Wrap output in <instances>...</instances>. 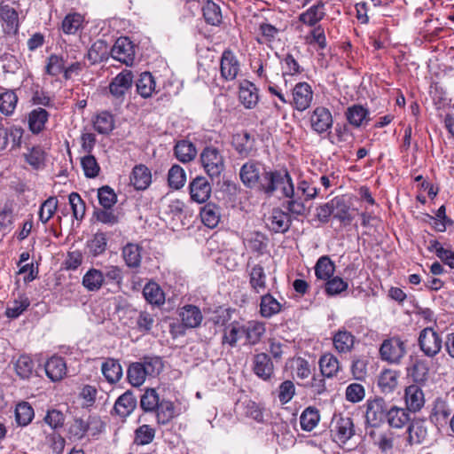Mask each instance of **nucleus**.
Masks as SVG:
<instances>
[{
    "label": "nucleus",
    "instance_id": "ddd939ff",
    "mask_svg": "<svg viewBox=\"0 0 454 454\" xmlns=\"http://www.w3.org/2000/svg\"><path fill=\"white\" fill-rule=\"evenodd\" d=\"M254 373L262 380H270L274 376V364L270 356L264 353L255 354L252 360Z\"/></svg>",
    "mask_w": 454,
    "mask_h": 454
},
{
    "label": "nucleus",
    "instance_id": "f704fd0d",
    "mask_svg": "<svg viewBox=\"0 0 454 454\" xmlns=\"http://www.w3.org/2000/svg\"><path fill=\"white\" fill-rule=\"evenodd\" d=\"M101 372L106 380L111 384L118 382L122 376L121 365L118 360L114 358H108L102 364Z\"/></svg>",
    "mask_w": 454,
    "mask_h": 454
},
{
    "label": "nucleus",
    "instance_id": "412c9836",
    "mask_svg": "<svg viewBox=\"0 0 454 454\" xmlns=\"http://www.w3.org/2000/svg\"><path fill=\"white\" fill-rule=\"evenodd\" d=\"M239 98L246 108L252 109L259 101L258 89L253 82L245 80L240 83Z\"/></svg>",
    "mask_w": 454,
    "mask_h": 454
},
{
    "label": "nucleus",
    "instance_id": "5fc2aeb1",
    "mask_svg": "<svg viewBox=\"0 0 454 454\" xmlns=\"http://www.w3.org/2000/svg\"><path fill=\"white\" fill-rule=\"evenodd\" d=\"M320 419L318 411L309 407L303 411L300 417L301 427L305 431H311L316 427Z\"/></svg>",
    "mask_w": 454,
    "mask_h": 454
},
{
    "label": "nucleus",
    "instance_id": "e2e57ef3",
    "mask_svg": "<svg viewBox=\"0 0 454 454\" xmlns=\"http://www.w3.org/2000/svg\"><path fill=\"white\" fill-rule=\"evenodd\" d=\"M93 126L98 133L107 134L114 129L113 116L109 113L103 112L97 115Z\"/></svg>",
    "mask_w": 454,
    "mask_h": 454
},
{
    "label": "nucleus",
    "instance_id": "7ed1b4c3",
    "mask_svg": "<svg viewBox=\"0 0 454 454\" xmlns=\"http://www.w3.org/2000/svg\"><path fill=\"white\" fill-rule=\"evenodd\" d=\"M200 162L205 172L211 177H219L225 168L224 157L216 147L206 146L200 153Z\"/></svg>",
    "mask_w": 454,
    "mask_h": 454
},
{
    "label": "nucleus",
    "instance_id": "774afa93",
    "mask_svg": "<svg viewBox=\"0 0 454 454\" xmlns=\"http://www.w3.org/2000/svg\"><path fill=\"white\" fill-rule=\"evenodd\" d=\"M24 156L26 161L35 169L40 168L44 164V152L39 146L32 147Z\"/></svg>",
    "mask_w": 454,
    "mask_h": 454
},
{
    "label": "nucleus",
    "instance_id": "0e129e2a",
    "mask_svg": "<svg viewBox=\"0 0 454 454\" xmlns=\"http://www.w3.org/2000/svg\"><path fill=\"white\" fill-rule=\"evenodd\" d=\"M81 165L86 177L95 178L98 176L100 167L94 156L88 154L82 157L81 159Z\"/></svg>",
    "mask_w": 454,
    "mask_h": 454
},
{
    "label": "nucleus",
    "instance_id": "9b49d317",
    "mask_svg": "<svg viewBox=\"0 0 454 454\" xmlns=\"http://www.w3.org/2000/svg\"><path fill=\"white\" fill-rule=\"evenodd\" d=\"M247 272L251 290L255 294L263 293L267 288V276L263 266L260 263H252L249 260L247 264Z\"/></svg>",
    "mask_w": 454,
    "mask_h": 454
},
{
    "label": "nucleus",
    "instance_id": "f257e3e1",
    "mask_svg": "<svg viewBox=\"0 0 454 454\" xmlns=\"http://www.w3.org/2000/svg\"><path fill=\"white\" fill-rule=\"evenodd\" d=\"M278 189H281L285 197L294 195V183L289 172L286 169L265 167L258 191L272 196Z\"/></svg>",
    "mask_w": 454,
    "mask_h": 454
},
{
    "label": "nucleus",
    "instance_id": "a211bd4d",
    "mask_svg": "<svg viewBox=\"0 0 454 454\" xmlns=\"http://www.w3.org/2000/svg\"><path fill=\"white\" fill-rule=\"evenodd\" d=\"M325 5L322 0H318L315 4L299 15V21L308 27H317V24L325 16Z\"/></svg>",
    "mask_w": 454,
    "mask_h": 454
},
{
    "label": "nucleus",
    "instance_id": "3c124183",
    "mask_svg": "<svg viewBox=\"0 0 454 454\" xmlns=\"http://www.w3.org/2000/svg\"><path fill=\"white\" fill-rule=\"evenodd\" d=\"M104 285H116L121 286L123 280L122 269L117 265H106L101 270Z\"/></svg>",
    "mask_w": 454,
    "mask_h": 454
},
{
    "label": "nucleus",
    "instance_id": "4be33fe9",
    "mask_svg": "<svg viewBox=\"0 0 454 454\" xmlns=\"http://www.w3.org/2000/svg\"><path fill=\"white\" fill-rule=\"evenodd\" d=\"M404 399L410 411H419L425 404V396L421 387L416 384L405 388Z\"/></svg>",
    "mask_w": 454,
    "mask_h": 454
},
{
    "label": "nucleus",
    "instance_id": "bb28decb",
    "mask_svg": "<svg viewBox=\"0 0 454 454\" xmlns=\"http://www.w3.org/2000/svg\"><path fill=\"white\" fill-rule=\"evenodd\" d=\"M331 207L334 218L338 219L344 225L351 223L353 216L350 213V207L346 203L343 198L335 197L333 199L331 200Z\"/></svg>",
    "mask_w": 454,
    "mask_h": 454
},
{
    "label": "nucleus",
    "instance_id": "58836bf2",
    "mask_svg": "<svg viewBox=\"0 0 454 454\" xmlns=\"http://www.w3.org/2000/svg\"><path fill=\"white\" fill-rule=\"evenodd\" d=\"M319 367L323 377L333 378L337 375L340 362L333 354H325L319 359Z\"/></svg>",
    "mask_w": 454,
    "mask_h": 454
},
{
    "label": "nucleus",
    "instance_id": "de8ad7c7",
    "mask_svg": "<svg viewBox=\"0 0 454 454\" xmlns=\"http://www.w3.org/2000/svg\"><path fill=\"white\" fill-rule=\"evenodd\" d=\"M160 400L155 388H146L140 397V407L145 412H153Z\"/></svg>",
    "mask_w": 454,
    "mask_h": 454
},
{
    "label": "nucleus",
    "instance_id": "603ef678",
    "mask_svg": "<svg viewBox=\"0 0 454 454\" xmlns=\"http://www.w3.org/2000/svg\"><path fill=\"white\" fill-rule=\"evenodd\" d=\"M34 366L32 358L27 355L20 356L14 364L17 375L22 380L29 379L32 376Z\"/></svg>",
    "mask_w": 454,
    "mask_h": 454
},
{
    "label": "nucleus",
    "instance_id": "0eeeda50",
    "mask_svg": "<svg viewBox=\"0 0 454 454\" xmlns=\"http://www.w3.org/2000/svg\"><path fill=\"white\" fill-rule=\"evenodd\" d=\"M356 434L353 419L349 417H335L332 421L331 435L333 440L340 444H345Z\"/></svg>",
    "mask_w": 454,
    "mask_h": 454
},
{
    "label": "nucleus",
    "instance_id": "680f3d73",
    "mask_svg": "<svg viewBox=\"0 0 454 454\" xmlns=\"http://www.w3.org/2000/svg\"><path fill=\"white\" fill-rule=\"evenodd\" d=\"M185 179V172L179 165H173L168 170V181L171 188H182L184 185Z\"/></svg>",
    "mask_w": 454,
    "mask_h": 454
},
{
    "label": "nucleus",
    "instance_id": "6ab92c4d",
    "mask_svg": "<svg viewBox=\"0 0 454 454\" xmlns=\"http://www.w3.org/2000/svg\"><path fill=\"white\" fill-rule=\"evenodd\" d=\"M47 377L53 382L61 380L67 372V364L61 356H53L44 364Z\"/></svg>",
    "mask_w": 454,
    "mask_h": 454
},
{
    "label": "nucleus",
    "instance_id": "69168bd1",
    "mask_svg": "<svg viewBox=\"0 0 454 454\" xmlns=\"http://www.w3.org/2000/svg\"><path fill=\"white\" fill-rule=\"evenodd\" d=\"M58 207V200L55 197L48 198L40 207L39 219L46 223L54 215Z\"/></svg>",
    "mask_w": 454,
    "mask_h": 454
},
{
    "label": "nucleus",
    "instance_id": "a878e982",
    "mask_svg": "<svg viewBox=\"0 0 454 454\" xmlns=\"http://www.w3.org/2000/svg\"><path fill=\"white\" fill-rule=\"evenodd\" d=\"M152 182V174L150 169L145 165H137L132 169L130 175V184L137 190L146 189Z\"/></svg>",
    "mask_w": 454,
    "mask_h": 454
},
{
    "label": "nucleus",
    "instance_id": "7c9ffc66",
    "mask_svg": "<svg viewBox=\"0 0 454 454\" xmlns=\"http://www.w3.org/2000/svg\"><path fill=\"white\" fill-rule=\"evenodd\" d=\"M427 437V428L422 420L412 421L407 429L406 441L410 445L420 444Z\"/></svg>",
    "mask_w": 454,
    "mask_h": 454
},
{
    "label": "nucleus",
    "instance_id": "c756f323",
    "mask_svg": "<svg viewBox=\"0 0 454 454\" xmlns=\"http://www.w3.org/2000/svg\"><path fill=\"white\" fill-rule=\"evenodd\" d=\"M136 406V397L130 391H126L124 394L118 397L114 403V409L119 416L126 418L131 414Z\"/></svg>",
    "mask_w": 454,
    "mask_h": 454
},
{
    "label": "nucleus",
    "instance_id": "2eb2a0df",
    "mask_svg": "<svg viewBox=\"0 0 454 454\" xmlns=\"http://www.w3.org/2000/svg\"><path fill=\"white\" fill-rule=\"evenodd\" d=\"M313 99V90L305 82H298L293 89V105L300 112L308 109Z\"/></svg>",
    "mask_w": 454,
    "mask_h": 454
},
{
    "label": "nucleus",
    "instance_id": "72a5a7b5",
    "mask_svg": "<svg viewBox=\"0 0 454 454\" xmlns=\"http://www.w3.org/2000/svg\"><path fill=\"white\" fill-rule=\"evenodd\" d=\"M282 305L270 293L261 296L260 314L262 317L270 318L281 311Z\"/></svg>",
    "mask_w": 454,
    "mask_h": 454
},
{
    "label": "nucleus",
    "instance_id": "8fccbe9b",
    "mask_svg": "<svg viewBox=\"0 0 454 454\" xmlns=\"http://www.w3.org/2000/svg\"><path fill=\"white\" fill-rule=\"evenodd\" d=\"M127 377L129 382L136 387L142 386L147 378L145 368L140 362H135L129 364L127 371Z\"/></svg>",
    "mask_w": 454,
    "mask_h": 454
},
{
    "label": "nucleus",
    "instance_id": "37998d69",
    "mask_svg": "<svg viewBox=\"0 0 454 454\" xmlns=\"http://www.w3.org/2000/svg\"><path fill=\"white\" fill-rule=\"evenodd\" d=\"M143 295L147 302L160 306L165 301V294L160 286L155 282L147 283L143 289Z\"/></svg>",
    "mask_w": 454,
    "mask_h": 454
},
{
    "label": "nucleus",
    "instance_id": "473e14b6",
    "mask_svg": "<svg viewBox=\"0 0 454 454\" xmlns=\"http://www.w3.org/2000/svg\"><path fill=\"white\" fill-rule=\"evenodd\" d=\"M233 145L237 153L242 157H248L254 152V138L247 131L236 135Z\"/></svg>",
    "mask_w": 454,
    "mask_h": 454
},
{
    "label": "nucleus",
    "instance_id": "c85d7f7f",
    "mask_svg": "<svg viewBox=\"0 0 454 454\" xmlns=\"http://www.w3.org/2000/svg\"><path fill=\"white\" fill-rule=\"evenodd\" d=\"M179 316L183 325L189 328L199 326L203 318L200 309L194 305L184 306L180 309Z\"/></svg>",
    "mask_w": 454,
    "mask_h": 454
},
{
    "label": "nucleus",
    "instance_id": "a18cd8bd",
    "mask_svg": "<svg viewBox=\"0 0 454 454\" xmlns=\"http://www.w3.org/2000/svg\"><path fill=\"white\" fill-rule=\"evenodd\" d=\"M153 412L156 414L158 424L161 425L168 424L176 416L173 402L167 399H161L157 410Z\"/></svg>",
    "mask_w": 454,
    "mask_h": 454
},
{
    "label": "nucleus",
    "instance_id": "aec40b11",
    "mask_svg": "<svg viewBox=\"0 0 454 454\" xmlns=\"http://www.w3.org/2000/svg\"><path fill=\"white\" fill-rule=\"evenodd\" d=\"M291 223L292 221L288 213L279 208H274L268 219L267 224L272 231L285 233L289 230Z\"/></svg>",
    "mask_w": 454,
    "mask_h": 454
},
{
    "label": "nucleus",
    "instance_id": "6e6d98bb",
    "mask_svg": "<svg viewBox=\"0 0 454 454\" xmlns=\"http://www.w3.org/2000/svg\"><path fill=\"white\" fill-rule=\"evenodd\" d=\"M243 325L238 323L231 324L225 330L223 336V343L229 344L231 348L236 347L237 342L244 337Z\"/></svg>",
    "mask_w": 454,
    "mask_h": 454
},
{
    "label": "nucleus",
    "instance_id": "ea45409f",
    "mask_svg": "<svg viewBox=\"0 0 454 454\" xmlns=\"http://www.w3.org/2000/svg\"><path fill=\"white\" fill-rule=\"evenodd\" d=\"M174 152L177 160L184 163L192 161L197 155L195 145L187 140L177 142L175 145Z\"/></svg>",
    "mask_w": 454,
    "mask_h": 454
},
{
    "label": "nucleus",
    "instance_id": "dca6fc26",
    "mask_svg": "<svg viewBox=\"0 0 454 454\" xmlns=\"http://www.w3.org/2000/svg\"><path fill=\"white\" fill-rule=\"evenodd\" d=\"M191 199L198 203L206 202L210 195L212 187L205 176L195 177L189 185Z\"/></svg>",
    "mask_w": 454,
    "mask_h": 454
},
{
    "label": "nucleus",
    "instance_id": "bf43d9fd",
    "mask_svg": "<svg viewBox=\"0 0 454 454\" xmlns=\"http://www.w3.org/2000/svg\"><path fill=\"white\" fill-rule=\"evenodd\" d=\"M34 415V410L28 403L22 402L16 406L15 417L20 426L28 425L32 421Z\"/></svg>",
    "mask_w": 454,
    "mask_h": 454
},
{
    "label": "nucleus",
    "instance_id": "1a4fd4ad",
    "mask_svg": "<svg viewBox=\"0 0 454 454\" xmlns=\"http://www.w3.org/2000/svg\"><path fill=\"white\" fill-rule=\"evenodd\" d=\"M387 404L382 397H375L366 403L365 418L371 428L378 427L387 419Z\"/></svg>",
    "mask_w": 454,
    "mask_h": 454
},
{
    "label": "nucleus",
    "instance_id": "e433bc0d",
    "mask_svg": "<svg viewBox=\"0 0 454 454\" xmlns=\"http://www.w3.org/2000/svg\"><path fill=\"white\" fill-rule=\"evenodd\" d=\"M82 284L89 292H98L104 286L101 270L90 268L82 277Z\"/></svg>",
    "mask_w": 454,
    "mask_h": 454
},
{
    "label": "nucleus",
    "instance_id": "5701e85b",
    "mask_svg": "<svg viewBox=\"0 0 454 454\" xmlns=\"http://www.w3.org/2000/svg\"><path fill=\"white\" fill-rule=\"evenodd\" d=\"M368 436L372 441L373 444L382 452H388L393 449L394 439L393 434L389 431H383L379 427L370 428L367 432Z\"/></svg>",
    "mask_w": 454,
    "mask_h": 454
},
{
    "label": "nucleus",
    "instance_id": "39448f33",
    "mask_svg": "<svg viewBox=\"0 0 454 454\" xmlns=\"http://www.w3.org/2000/svg\"><path fill=\"white\" fill-rule=\"evenodd\" d=\"M265 167L260 161L252 160L243 164L239 170L242 184L249 189L258 191Z\"/></svg>",
    "mask_w": 454,
    "mask_h": 454
},
{
    "label": "nucleus",
    "instance_id": "20e7f679",
    "mask_svg": "<svg viewBox=\"0 0 454 454\" xmlns=\"http://www.w3.org/2000/svg\"><path fill=\"white\" fill-rule=\"evenodd\" d=\"M418 343L422 353L430 358L438 355L442 348L441 335L431 327H426L419 333Z\"/></svg>",
    "mask_w": 454,
    "mask_h": 454
},
{
    "label": "nucleus",
    "instance_id": "2f4dec72",
    "mask_svg": "<svg viewBox=\"0 0 454 454\" xmlns=\"http://www.w3.org/2000/svg\"><path fill=\"white\" fill-rule=\"evenodd\" d=\"M49 118L48 112L42 108L37 107L32 110L28 114V127L33 134H39L44 129L45 123Z\"/></svg>",
    "mask_w": 454,
    "mask_h": 454
},
{
    "label": "nucleus",
    "instance_id": "423d86ee",
    "mask_svg": "<svg viewBox=\"0 0 454 454\" xmlns=\"http://www.w3.org/2000/svg\"><path fill=\"white\" fill-rule=\"evenodd\" d=\"M380 354L382 360L398 364L406 354L405 343L398 337L385 340L380 345Z\"/></svg>",
    "mask_w": 454,
    "mask_h": 454
},
{
    "label": "nucleus",
    "instance_id": "49530a36",
    "mask_svg": "<svg viewBox=\"0 0 454 454\" xmlns=\"http://www.w3.org/2000/svg\"><path fill=\"white\" fill-rule=\"evenodd\" d=\"M156 430L150 425L139 426L134 432V444L144 446L150 444L155 438Z\"/></svg>",
    "mask_w": 454,
    "mask_h": 454
},
{
    "label": "nucleus",
    "instance_id": "b1692460",
    "mask_svg": "<svg viewBox=\"0 0 454 454\" xmlns=\"http://www.w3.org/2000/svg\"><path fill=\"white\" fill-rule=\"evenodd\" d=\"M451 413L452 409L449 403L441 398H437L430 414V420L437 427H443L447 425Z\"/></svg>",
    "mask_w": 454,
    "mask_h": 454
},
{
    "label": "nucleus",
    "instance_id": "338daca9",
    "mask_svg": "<svg viewBox=\"0 0 454 454\" xmlns=\"http://www.w3.org/2000/svg\"><path fill=\"white\" fill-rule=\"evenodd\" d=\"M98 198L99 204L106 209H111L117 200L115 192L107 185L98 189Z\"/></svg>",
    "mask_w": 454,
    "mask_h": 454
},
{
    "label": "nucleus",
    "instance_id": "cd10ccee",
    "mask_svg": "<svg viewBox=\"0 0 454 454\" xmlns=\"http://www.w3.org/2000/svg\"><path fill=\"white\" fill-rule=\"evenodd\" d=\"M244 337L249 345H256L260 342L262 335L265 333V325L262 322L249 321L243 325Z\"/></svg>",
    "mask_w": 454,
    "mask_h": 454
},
{
    "label": "nucleus",
    "instance_id": "4468645a",
    "mask_svg": "<svg viewBox=\"0 0 454 454\" xmlns=\"http://www.w3.org/2000/svg\"><path fill=\"white\" fill-rule=\"evenodd\" d=\"M240 69V64L236 55L231 50H224L220 60V73L225 81L234 80Z\"/></svg>",
    "mask_w": 454,
    "mask_h": 454
},
{
    "label": "nucleus",
    "instance_id": "13d9d810",
    "mask_svg": "<svg viewBox=\"0 0 454 454\" xmlns=\"http://www.w3.org/2000/svg\"><path fill=\"white\" fill-rule=\"evenodd\" d=\"M83 17L79 13L67 14L62 21V30L67 35H74L82 27Z\"/></svg>",
    "mask_w": 454,
    "mask_h": 454
},
{
    "label": "nucleus",
    "instance_id": "c03bdc74",
    "mask_svg": "<svg viewBox=\"0 0 454 454\" xmlns=\"http://www.w3.org/2000/svg\"><path fill=\"white\" fill-rule=\"evenodd\" d=\"M387 419L390 427L401 428L410 421V413L405 409L392 406L388 409Z\"/></svg>",
    "mask_w": 454,
    "mask_h": 454
},
{
    "label": "nucleus",
    "instance_id": "9d476101",
    "mask_svg": "<svg viewBox=\"0 0 454 454\" xmlns=\"http://www.w3.org/2000/svg\"><path fill=\"white\" fill-rule=\"evenodd\" d=\"M111 56L126 66H131L135 59V45L128 37H120L112 47Z\"/></svg>",
    "mask_w": 454,
    "mask_h": 454
},
{
    "label": "nucleus",
    "instance_id": "a19ab883",
    "mask_svg": "<svg viewBox=\"0 0 454 454\" xmlns=\"http://www.w3.org/2000/svg\"><path fill=\"white\" fill-rule=\"evenodd\" d=\"M137 93L144 98H148L155 90L156 82L150 72H144L140 74L136 82Z\"/></svg>",
    "mask_w": 454,
    "mask_h": 454
},
{
    "label": "nucleus",
    "instance_id": "052dcab7",
    "mask_svg": "<svg viewBox=\"0 0 454 454\" xmlns=\"http://www.w3.org/2000/svg\"><path fill=\"white\" fill-rule=\"evenodd\" d=\"M140 363L147 377H155L163 369V363L159 356H145Z\"/></svg>",
    "mask_w": 454,
    "mask_h": 454
},
{
    "label": "nucleus",
    "instance_id": "79ce46f5",
    "mask_svg": "<svg viewBox=\"0 0 454 454\" xmlns=\"http://www.w3.org/2000/svg\"><path fill=\"white\" fill-rule=\"evenodd\" d=\"M201 11L205 21L212 26H218L222 22V12L219 5H217L212 0H207L202 7Z\"/></svg>",
    "mask_w": 454,
    "mask_h": 454
},
{
    "label": "nucleus",
    "instance_id": "f8f14e48",
    "mask_svg": "<svg viewBox=\"0 0 454 454\" xmlns=\"http://www.w3.org/2000/svg\"><path fill=\"white\" fill-rule=\"evenodd\" d=\"M309 121L311 129L317 134L328 131L333 123L332 113L324 106H317L313 110Z\"/></svg>",
    "mask_w": 454,
    "mask_h": 454
},
{
    "label": "nucleus",
    "instance_id": "c9c22d12",
    "mask_svg": "<svg viewBox=\"0 0 454 454\" xmlns=\"http://www.w3.org/2000/svg\"><path fill=\"white\" fill-rule=\"evenodd\" d=\"M334 348L339 353L350 352L354 347L355 337L346 330H339L333 338Z\"/></svg>",
    "mask_w": 454,
    "mask_h": 454
},
{
    "label": "nucleus",
    "instance_id": "6e6552de",
    "mask_svg": "<svg viewBox=\"0 0 454 454\" xmlns=\"http://www.w3.org/2000/svg\"><path fill=\"white\" fill-rule=\"evenodd\" d=\"M133 83V74L130 70H122L109 84V92L117 104H122L126 93Z\"/></svg>",
    "mask_w": 454,
    "mask_h": 454
},
{
    "label": "nucleus",
    "instance_id": "864d4df0",
    "mask_svg": "<svg viewBox=\"0 0 454 454\" xmlns=\"http://www.w3.org/2000/svg\"><path fill=\"white\" fill-rule=\"evenodd\" d=\"M368 114V110L360 105H354L348 107L346 112L347 120L355 127H359L364 121H367Z\"/></svg>",
    "mask_w": 454,
    "mask_h": 454
},
{
    "label": "nucleus",
    "instance_id": "393cba45",
    "mask_svg": "<svg viewBox=\"0 0 454 454\" xmlns=\"http://www.w3.org/2000/svg\"><path fill=\"white\" fill-rule=\"evenodd\" d=\"M142 247L136 243H128L121 249V256L128 268L137 269L141 265Z\"/></svg>",
    "mask_w": 454,
    "mask_h": 454
},
{
    "label": "nucleus",
    "instance_id": "4d7b16f0",
    "mask_svg": "<svg viewBox=\"0 0 454 454\" xmlns=\"http://www.w3.org/2000/svg\"><path fill=\"white\" fill-rule=\"evenodd\" d=\"M18 97L12 90L0 94V112L4 115H11L17 106Z\"/></svg>",
    "mask_w": 454,
    "mask_h": 454
},
{
    "label": "nucleus",
    "instance_id": "09e8293b",
    "mask_svg": "<svg viewBox=\"0 0 454 454\" xmlns=\"http://www.w3.org/2000/svg\"><path fill=\"white\" fill-rule=\"evenodd\" d=\"M334 270L335 265L328 256L320 257L315 266V274L317 278L323 280L332 278Z\"/></svg>",
    "mask_w": 454,
    "mask_h": 454
},
{
    "label": "nucleus",
    "instance_id": "f3484780",
    "mask_svg": "<svg viewBox=\"0 0 454 454\" xmlns=\"http://www.w3.org/2000/svg\"><path fill=\"white\" fill-rule=\"evenodd\" d=\"M400 372L393 369L382 370L377 379L380 392L387 395L395 391L399 384Z\"/></svg>",
    "mask_w": 454,
    "mask_h": 454
},
{
    "label": "nucleus",
    "instance_id": "4c0bfd02",
    "mask_svg": "<svg viewBox=\"0 0 454 454\" xmlns=\"http://www.w3.org/2000/svg\"><path fill=\"white\" fill-rule=\"evenodd\" d=\"M202 223L208 228H215L221 219L220 208L213 203L206 204L200 210Z\"/></svg>",
    "mask_w": 454,
    "mask_h": 454
},
{
    "label": "nucleus",
    "instance_id": "f03ea898",
    "mask_svg": "<svg viewBox=\"0 0 454 454\" xmlns=\"http://www.w3.org/2000/svg\"><path fill=\"white\" fill-rule=\"evenodd\" d=\"M278 189H281L285 197L294 195V183L289 172L286 169L265 167L258 191L272 196Z\"/></svg>",
    "mask_w": 454,
    "mask_h": 454
}]
</instances>
